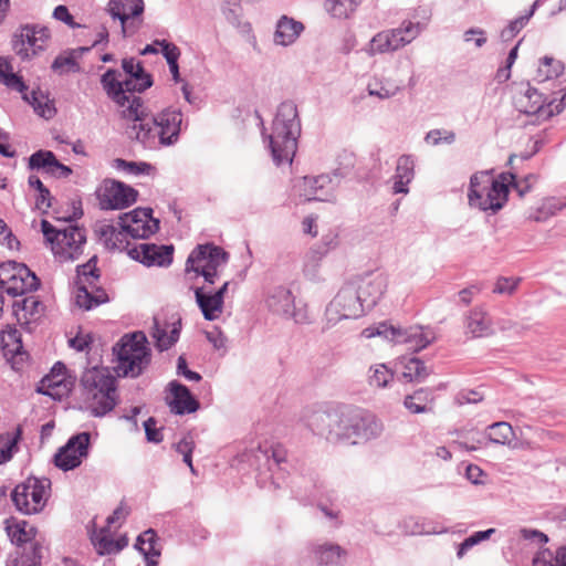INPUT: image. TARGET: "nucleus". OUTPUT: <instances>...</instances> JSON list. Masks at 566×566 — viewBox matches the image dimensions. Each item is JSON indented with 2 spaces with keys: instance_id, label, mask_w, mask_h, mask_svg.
I'll use <instances>...</instances> for the list:
<instances>
[{
  "instance_id": "obj_46",
  "label": "nucleus",
  "mask_w": 566,
  "mask_h": 566,
  "mask_svg": "<svg viewBox=\"0 0 566 566\" xmlns=\"http://www.w3.org/2000/svg\"><path fill=\"white\" fill-rule=\"evenodd\" d=\"M56 160L53 151L41 149L30 156L29 168L32 170H43V172L51 175Z\"/></svg>"
},
{
  "instance_id": "obj_21",
  "label": "nucleus",
  "mask_w": 566,
  "mask_h": 566,
  "mask_svg": "<svg viewBox=\"0 0 566 566\" xmlns=\"http://www.w3.org/2000/svg\"><path fill=\"white\" fill-rule=\"evenodd\" d=\"M144 0H109L107 11L114 20L122 23V33L124 36L137 31L138 25L133 22L127 23L130 18H137L144 12Z\"/></svg>"
},
{
  "instance_id": "obj_29",
  "label": "nucleus",
  "mask_w": 566,
  "mask_h": 566,
  "mask_svg": "<svg viewBox=\"0 0 566 566\" xmlns=\"http://www.w3.org/2000/svg\"><path fill=\"white\" fill-rule=\"evenodd\" d=\"M196 303L200 308L205 319L214 321L219 318L223 311L224 302L220 300L219 295H216L212 291H208L205 287H196L193 290Z\"/></svg>"
},
{
  "instance_id": "obj_64",
  "label": "nucleus",
  "mask_w": 566,
  "mask_h": 566,
  "mask_svg": "<svg viewBox=\"0 0 566 566\" xmlns=\"http://www.w3.org/2000/svg\"><path fill=\"white\" fill-rule=\"evenodd\" d=\"M532 566H558L555 555L548 548L538 551L532 560Z\"/></svg>"
},
{
  "instance_id": "obj_14",
  "label": "nucleus",
  "mask_w": 566,
  "mask_h": 566,
  "mask_svg": "<svg viewBox=\"0 0 566 566\" xmlns=\"http://www.w3.org/2000/svg\"><path fill=\"white\" fill-rule=\"evenodd\" d=\"M384 432L382 421L373 412L353 407L349 444L367 443Z\"/></svg>"
},
{
  "instance_id": "obj_57",
  "label": "nucleus",
  "mask_w": 566,
  "mask_h": 566,
  "mask_svg": "<svg viewBox=\"0 0 566 566\" xmlns=\"http://www.w3.org/2000/svg\"><path fill=\"white\" fill-rule=\"evenodd\" d=\"M157 420L149 417L144 421L143 427L145 430L146 440L151 443H160L164 440L163 428H157Z\"/></svg>"
},
{
  "instance_id": "obj_38",
  "label": "nucleus",
  "mask_w": 566,
  "mask_h": 566,
  "mask_svg": "<svg viewBox=\"0 0 566 566\" xmlns=\"http://www.w3.org/2000/svg\"><path fill=\"white\" fill-rule=\"evenodd\" d=\"M88 48H78L76 50H72L65 54H61L55 57L53 61L51 69L60 74L63 73H77L81 71V66L77 63V57L81 53L88 51Z\"/></svg>"
},
{
  "instance_id": "obj_13",
  "label": "nucleus",
  "mask_w": 566,
  "mask_h": 566,
  "mask_svg": "<svg viewBox=\"0 0 566 566\" xmlns=\"http://www.w3.org/2000/svg\"><path fill=\"white\" fill-rule=\"evenodd\" d=\"M91 451V433L82 431L71 436L66 443L57 449L53 455V464L64 471H72L78 468Z\"/></svg>"
},
{
  "instance_id": "obj_28",
  "label": "nucleus",
  "mask_w": 566,
  "mask_h": 566,
  "mask_svg": "<svg viewBox=\"0 0 566 566\" xmlns=\"http://www.w3.org/2000/svg\"><path fill=\"white\" fill-rule=\"evenodd\" d=\"M332 179L328 175H321L316 177H304L300 184V196L304 197L306 201L318 200L329 201L331 199L324 192L329 189Z\"/></svg>"
},
{
  "instance_id": "obj_55",
  "label": "nucleus",
  "mask_w": 566,
  "mask_h": 566,
  "mask_svg": "<svg viewBox=\"0 0 566 566\" xmlns=\"http://www.w3.org/2000/svg\"><path fill=\"white\" fill-rule=\"evenodd\" d=\"M114 163L117 169H123L126 172L133 175L149 174V171L153 169L151 165L147 163L127 161L120 158L115 159Z\"/></svg>"
},
{
  "instance_id": "obj_35",
  "label": "nucleus",
  "mask_w": 566,
  "mask_h": 566,
  "mask_svg": "<svg viewBox=\"0 0 566 566\" xmlns=\"http://www.w3.org/2000/svg\"><path fill=\"white\" fill-rule=\"evenodd\" d=\"M4 530L10 542L18 547H22L24 544L31 542L36 535L35 527L31 526L27 530V521H15L13 517H10L4 521Z\"/></svg>"
},
{
  "instance_id": "obj_11",
  "label": "nucleus",
  "mask_w": 566,
  "mask_h": 566,
  "mask_svg": "<svg viewBox=\"0 0 566 566\" xmlns=\"http://www.w3.org/2000/svg\"><path fill=\"white\" fill-rule=\"evenodd\" d=\"M363 304L354 280L345 283L326 307L327 327L334 326L342 319L360 317L365 313Z\"/></svg>"
},
{
  "instance_id": "obj_50",
  "label": "nucleus",
  "mask_w": 566,
  "mask_h": 566,
  "mask_svg": "<svg viewBox=\"0 0 566 566\" xmlns=\"http://www.w3.org/2000/svg\"><path fill=\"white\" fill-rule=\"evenodd\" d=\"M429 375L428 368L419 358H411L405 366L402 376L410 382L420 384Z\"/></svg>"
},
{
  "instance_id": "obj_12",
  "label": "nucleus",
  "mask_w": 566,
  "mask_h": 566,
  "mask_svg": "<svg viewBox=\"0 0 566 566\" xmlns=\"http://www.w3.org/2000/svg\"><path fill=\"white\" fill-rule=\"evenodd\" d=\"M50 486L49 479L30 476L15 485L11 492V500L15 509L25 515L39 513L46 502V490Z\"/></svg>"
},
{
  "instance_id": "obj_8",
  "label": "nucleus",
  "mask_w": 566,
  "mask_h": 566,
  "mask_svg": "<svg viewBox=\"0 0 566 566\" xmlns=\"http://www.w3.org/2000/svg\"><path fill=\"white\" fill-rule=\"evenodd\" d=\"M229 254L213 243L199 244L189 254L186 262V272L201 275L205 282L214 284L218 279V269L228 262Z\"/></svg>"
},
{
  "instance_id": "obj_16",
  "label": "nucleus",
  "mask_w": 566,
  "mask_h": 566,
  "mask_svg": "<svg viewBox=\"0 0 566 566\" xmlns=\"http://www.w3.org/2000/svg\"><path fill=\"white\" fill-rule=\"evenodd\" d=\"M49 38L50 31L48 28L25 24L13 36V51L21 60H30L44 50V43Z\"/></svg>"
},
{
  "instance_id": "obj_20",
  "label": "nucleus",
  "mask_w": 566,
  "mask_h": 566,
  "mask_svg": "<svg viewBox=\"0 0 566 566\" xmlns=\"http://www.w3.org/2000/svg\"><path fill=\"white\" fill-rule=\"evenodd\" d=\"M172 245H156L153 243H139L128 249V255L147 266H168L172 262Z\"/></svg>"
},
{
  "instance_id": "obj_10",
  "label": "nucleus",
  "mask_w": 566,
  "mask_h": 566,
  "mask_svg": "<svg viewBox=\"0 0 566 566\" xmlns=\"http://www.w3.org/2000/svg\"><path fill=\"white\" fill-rule=\"evenodd\" d=\"M363 335L366 338L382 336L395 343L407 344L408 348L413 352L426 348L434 339V334L429 328L424 329L423 327L416 326L401 329L387 323H379L377 326L367 327L363 331Z\"/></svg>"
},
{
  "instance_id": "obj_15",
  "label": "nucleus",
  "mask_w": 566,
  "mask_h": 566,
  "mask_svg": "<svg viewBox=\"0 0 566 566\" xmlns=\"http://www.w3.org/2000/svg\"><path fill=\"white\" fill-rule=\"evenodd\" d=\"M268 308L284 318H291L297 324L310 323V316L304 307H296L292 292L284 286L270 290L266 300Z\"/></svg>"
},
{
  "instance_id": "obj_33",
  "label": "nucleus",
  "mask_w": 566,
  "mask_h": 566,
  "mask_svg": "<svg viewBox=\"0 0 566 566\" xmlns=\"http://www.w3.org/2000/svg\"><path fill=\"white\" fill-rule=\"evenodd\" d=\"M286 449L280 443L264 442L259 444L258 450L254 453L255 460L264 465L269 471H273V468H280L282 463L286 461Z\"/></svg>"
},
{
  "instance_id": "obj_48",
  "label": "nucleus",
  "mask_w": 566,
  "mask_h": 566,
  "mask_svg": "<svg viewBox=\"0 0 566 566\" xmlns=\"http://www.w3.org/2000/svg\"><path fill=\"white\" fill-rule=\"evenodd\" d=\"M358 3V0H326L324 7L332 17L344 19L356 10Z\"/></svg>"
},
{
  "instance_id": "obj_6",
  "label": "nucleus",
  "mask_w": 566,
  "mask_h": 566,
  "mask_svg": "<svg viewBox=\"0 0 566 566\" xmlns=\"http://www.w3.org/2000/svg\"><path fill=\"white\" fill-rule=\"evenodd\" d=\"M502 180L494 179L489 172H476L470 178L469 203L482 211H499L507 200V177L501 175Z\"/></svg>"
},
{
  "instance_id": "obj_2",
  "label": "nucleus",
  "mask_w": 566,
  "mask_h": 566,
  "mask_svg": "<svg viewBox=\"0 0 566 566\" xmlns=\"http://www.w3.org/2000/svg\"><path fill=\"white\" fill-rule=\"evenodd\" d=\"M127 126V136L140 143L145 148L156 149L160 146H171L177 143L181 130L182 113L179 109L166 108L156 115H150L146 106L143 119H132Z\"/></svg>"
},
{
  "instance_id": "obj_47",
  "label": "nucleus",
  "mask_w": 566,
  "mask_h": 566,
  "mask_svg": "<svg viewBox=\"0 0 566 566\" xmlns=\"http://www.w3.org/2000/svg\"><path fill=\"white\" fill-rule=\"evenodd\" d=\"M488 430L489 440L495 444L510 443L515 437L512 426L505 421L494 422L488 427Z\"/></svg>"
},
{
  "instance_id": "obj_34",
  "label": "nucleus",
  "mask_w": 566,
  "mask_h": 566,
  "mask_svg": "<svg viewBox=\"0 0 566 566\" xmlns=\"http://www.w3.org/2000/svg\"><path fill=\"white\" fill-rule=\"evenodd\" d=\"M170 395L165 398L170 411L175 415L184 416L192 413L200 408L199 400L191 395V391H169Z\"/></svg>"
},
{
  "instance_id": "obj_59",
  "label": "nucleus",
  "mask_w": 566,
  "mask_h": 566,
  "mask_svg": "<svg viewBox=\"0 0 566 566\" xmlns=\"http://www.w3.org/2000/svg\"><path fill=\"white\" fill-rule=\"evenodd\" d=\"M392 374L385 365L377 366L369 376V385L373 387H385L388 385Z\"/></svg>"
},
{
  "instance_id": "obj_41",
  "label": "nucleus",
  "mask_w": 566,
  "mask_h": 566,
  "mask_svg": "<svg viewBox=\"0 0 566 566\" xmlns=\"http://www.w3.org/2000/svg\"><path fill=\"white\" fill-rule=\"evenodd\" d=\"M90 538L98 556L115 554L114 538H112L107 526L99 528V531L93 530Z\"/></svg>"
},
{
  "instance_id": "obj_30",
  "label": "nucleus",
  "mask_w": 566,
  "mask_h": 566,
  "mask_svg": "<svg viewBox=\"0 0 566 566\" xmlns=\"http://www.w3.org/2000/svg\"><path fill=\"white\" fill-rule=\"evenodd\" d=\"M415 177V157L412 155H401L397 159L394 179V193H408V185Z\"/></svg>"
},
{
  "instance_id": "obj_56",
  "label": "nucleus",
  "mask_w": 566,
  "mask_h": 566,
  "mask_svg": "<svg viewBox=\"0 0 566 566\" xmlns=\"http://www.w3.org/2000/svg\"><path fill=\"white\" fill-rule=\"evenodd\" d=\"M520 282L521 277L500 276L495 283L493 292L496 294L512 295L516 291Z\"/></svg>"
},
{
  "instance_id": "obj_43",
  "label": "nucleus",
  "mask_w": 566,
  "mask_h": 566,
  "mask_svg": "<svg viewBox=\"0 0 566 566\" xmlns=\"http://www.w3.org/2000/svg\"><path fill=\"white\" fill-rule=\"evenodd\" d=\"M0 82L17 92H24L27 90L23 78L12 72L11 64L2 56H0Z\"/></svg>"
},
{
  "instance_id": "obj_62",
  "label": "nucleus",
  "mask_w": 566,
  "mask_h": 566,
  "mask_svg": "<svg viewBox=\"0 0 566 566\" xmlns=\"http://www.w3.org/2000/svg\"><path fill=\"white\" fill-rule=\"evenodd\" d=\"M304 496L305 497H317L322 494L325 489L324 481H322L317 473H312L310 480L306 481Z\"/></svg>"
},
{
  "instance_id": "obj_1",
  "label": "nucleus",
  "mask_w": 566,
  "mask_h": 566,
  "mask_svg": "<svg viewBox=\"0 0 566 566\" xmlns=\"http://www.w3.org/2000/svg\"><path fill=\"white\" fill-rule=\"evenodd\" d=\"M146 343V336L142 332L123 336L113 348L117 357L113 370L105 366L86 369L81 376L83 389H116L118 377H138L150 363V352Z\"/></svg>"
},
{
  "instance_id": "obj_5",
  "label": "nucleus",
  "mask_w": 566,
  "mask_h": 566,
  "mask_svg": "<svg viewBox=\"0 0 566 566\" xmlns=\"http://www.w3.org/2000/svg\"><path fill=\"white\" fill-rule=\"evenodd\" d=\"M101 84L108 98H111L119 108L120 117L127 120L143 119L146 114V105L142 97L134 93H143L139 90L137 81L130 78L122 80V73L114 69H108L101 76Z\"/></svg>"
},
{
  "instance_id": "obj_18",
  "label": "nucleus",
  "mask_w": 566,
  "mask_h": 566,
  "mask_svg": "<svg viewBox=\"0 0 566 566\" xmlns=\"http://www.w3.org/2000/svg\"><path fill=\"white\" fill-rule=\"evenodd\" d=\"M138 191L124 182L105 181L99 196V205L104 210H122L136 202Z\"/></svg>"
},
{
  "instance_id": "obj_36",
  "label": "nucleus",
  "mask_w": 566,
  "mask_h": 566,
  "mask_svg": "<svg viewBox=\"0 0 566 566\" xmlns=\"http://www.w3.org/2000/svg\"><path fill=\"white\" fill-rule=\"evenodd\" d=\"M385 31L388 32L394 52L412 42L420 34L421 28L419 23L403 21L399 28Z\"/></svg>"
},
{
  "instance_id": "obj_31",
  "label": "nucleus",
  "mask_w": 566,
  "mask_h": 566,
  "mask_svg": "<svg viewBox=\"0 0 566 566\" xmlns=\"http://www.w3.org/2000/svg\"><path fill=\"white\" fill-rule=\"evenodd\" d=\"M465 333L473 338L491 336L494 333L491 317L481 308L472 310L465 318Z\"/></svg>"
},
{
  "instance_id": "obj_60",
  "label": "nucleus",
  "mask_w": 566,
  "mask_h": 566,
  "mask_svg": "<svg viewBox=\"0 0 566 566\" xmlns=\"http://www.w3.org/2000/svg\"><path fill=\"white\" fill-rule=\"evenodd\" d=\"M144 536L146 538V554L150 556L160 557L161 555V546L159 545V537L157 532L154 528H148L144 531Z\"/></svg>"
},
{
  "instance_id": "obj_19",
  "label": "nucleus",
  "mask_w": 566,
  "mask_h": 566,
  "mask_svg": "<svg viewBox=\"0 0 566 566\" xmlns=\"http://www.w3.org/2000/svg\"><path fill=\"white\" fill-rule=\"evenodd\" d=\"M514 105L518 112L526 115H536L543 120L553 117L552 105H547L543 94L528 84L515 94Z\"/></svg>"
},
{
  "instance_id": "obj_24",
  "label": "nucleus",
  "mask_w": 566,
  "mask_h": 566,
  "mask_svg": "<svg viewBox=\"0 0 566 566\" xmlns=\"http://www.w3.org/2000/svg\"><path fill=\"white\" fill-rule=\"evenodd\" d=\"M365 311L371 310L387 289V279L382 274H367L354 279Z\"/></svg>"
},
{
  "instance_id": "obj_37",
  "label": "nucleus",
  "mask_w": 566,
  "mask_h": 566,
  "mask_svg": "<svg viewBox=\"0 0 566 566\" xmlns=\"http://www.w3.org/2000/svg\"><path fill=\"white\" fill-rule=\"evenodd\" d=\"M122 69L127 75V78L137 81L139 90H147L153 85V77L147 73L139 61H135L134 57L123 59Z\"/></svg>"
},
{
  "instance_id": "obj_3",
  "label": "nucleus",
  "mask_w": 566,
  "mask_h": 566,
  "mask_svg": "<svg viewBox=\"0 0 566 566\" xmlns=\"http://www.w3.org/2000/svg\"><path fill=\"white\" fill-rule=\"evenodd\" d=\"M352 406L319 405L304 408L302 420L316 436L334 444H349Z\"/></svg>"
},
{
  "instance_id": "obj_9",
  "label": "nucleus",
  "mask_w": 566,
  "mask_h": 566,
  "mask_svg": "<svg viewBox=\"0 0 566 566\" xmlns=\"http://www.w3.org/2000/svg\"><path fill=\"white\" fill-rule=\"evenodd\" d=\"M96 261L97 258L94 255L85 264L77 266L75 302L78 307L86 311L108 302L105 290L96 285L99 277Z\"/></svg>"
},
{
  "instance_id": "obj_22",
  "label": "nucleus",
  "mask_w": 566,
  "mask_h": 566,
  "mask_svg": "<svg viewBox=\"0 0 566 566\" xmlns=\"http://www.w3.org/2000/svg\"><path fill=\"white\" fill-rule=\"evenodd\" d=\"M180 331L181 318L179 316H172L170 319L155 316L150 335L157 349L164 352L177 343Z\"/></svg>"
},
{
  "instance_id": "obj_52",
  "label": "nucleus",
  "mask_w": 566,
  "mask_h": 566,
  "mask_svg": "<svg viewBox=\"0 0 566 566\" xmlns=\"http://www.w3.org/2000/svg\"><path fill=\"white\" fill-rule=\"evenodd\" d=\"M366 51L371 56L376 54L392 52V44L390 43V38H388V32L380 31L375 34L369 41Z\"/></svg>"
},
{
  "instance_id": "obj_45",
  "label": "nucleus",
  "mask_w": 566,
  "mask_h": 566,
  "mask_svg": "<svg viewBox=\"0 0 566 566\" xmlns=\"http://www.w3.org/2000/svg\"><path fill=\"white\" fill-rule=\"evenodd\" d=\"M432 400L428 397V391H412L406 396L403 405L412 413H422L432 410Z\"/></svg>"
},
{
  "instance_id": "obj_49",
  "label": "nucleus",
  "mask_w": 566,
  "mask_h": 566,
  "mask_svg": "<svg viewBox=\"0 0 566 566\" xmlns=\"http://www.w3.org/2000/svg\"><path fill=\"white\" fill-rule=\"evenodd\" d=\"M538 1H535L532 6L531 10L524 14L521 15L514 20H512L509 25L502 30L501 32V39L503 41H510L512 40L530 21L532 15L534 14V11L536 9Z\"/></svg>"
},
{
  "instance_id": "obj_42",
  "label": "nucleus",
  "mask_w": 566,
  "mask_h": 566,
  "mask_svg": "<svg viewBox=\"0 0 566 566\" xmlns=\"http://www.w3.org/2000/svg\"><path fill=\"white\" fill-rule=\"evenodd\" d=\"M345 551L336 544H323L314 547L315 559L319 565H337Z\"/></svg>"
},
{
  "instance_id": "obj_58",
  "label": "nucleus",
  "mask_w": 566,
  "mask_h": 566,
  "mask_svg": "<svg viewBox=\"0 0 566 566\" xmlns=\"http://www.w3.org/2000/svg\"><path fill=\"white\" fill-rule=\"evenodd\" d=\"M23 263L15 261H9L0 264V292L8 285L13 276L17 275L18 266H22Z\"/></svg>"
},
{
  "instance_id": "obj_27",
  "label": "nucleus",
  "mask_w": 566,
  "mask_h": 566,
  "mask_svg": "<svg viewBox=\"0 0 566 566\" xmlns=\"http://www.w3.org/2000/svg\"><path fill=\"white\" fill-rule=\"evenodd\" d=\"M41 386L36 389H73L76 384V375L72 374L62 361H56L50 373L41 380Z\"/></svg>"
},
{
  "instance_id": "obj_25",
  "label": "nucleus",
  "mask_w": 566,
  "mask_h": 566,
  "mask_svg": "<svg viewBox=\"0 0 566 566\" xmlns=\"http://www.w3.org/2000/svg\"><path fill=\"white\" fill-rule=\"evenodd\" d=\"M39 285L40 281L36 275L23 264L22 266H18L17 275L12 277L8 285H4V289L0 293H7L12 297L23 296L27 293L35 291Z\"/></svg>"
},
{
  "instance_id": "obj_4",
  "label": "nucleus",
  "mask_w": 566,
  "mask_h": 566,
  "mask_svg": "<svg viewBox=\"0 0 566 566\" xmlns=\"http://www.w3.org/2000/svg\"><path fill=\"white\" fill-rule=\"evenodd\" d=\"M300 134L301 120L296 104L292 101L282 102L273 119L271 134L268 136L275 165L292 163Z\"/></svg>"
},
{
  "instance_id": "obj_7",
  "label": "nucleus",
  "mask_w": 566,
  "mask_h": 566,
  "mask_svg": "<svg viewBox=\"0 0 566 566\" xmlns=\"http://www.w3.org/2000/svg\"><path fill=\"white\" fill-rule=\"evenodd\" d=\"M41 230L56 260L69 262L76 260L86 243L85 230L76 226L59 229L48 220L41 221Z\"/></svg>"
},
{
  "instance_id": "obj_17",
  "label": "nucleus",
  "mask_w": 566,
  "mask_h": 566,
  "mask_svg": "<svg viewBox=\"0 0 566 566\" xmlns=\"http://www.w3.org/2000/svg\"><path fill=\"white\" fill-rule=\"evenodd\" d=\"M119 224L127 237L146 239L159 229V221L153 218L150 208H136L119 217Z\"/></svg>"
},
{
  "instance_id": "obj_51",
  "label": "nucleus",
  "mask_w": 566,
  "mask_h": 566,
  "mask_svg": "<svg viewBox=\"0 0 566 566\" xmlns=\"http://www.w3.org/2000/svg\"><path fill=\"white\" fill-rule=\"evenodd\" d=\"M338 245V235L335 232H328L322 237L319 243L312 248L311 258L318 261L326 255L331 250Z\"/></svg>"
},
{
  "instance_id": "obj_23",
  "label": "nucleus",
  "mask_w": 566,
  "mask_h": 566,
  "mask_svg": "<svg viewBox=\"0 0 566 566\" xmlns=\"http://www.w3.org/2000/svg\"><path fill=\"white\" fill-rule=\"evenodd\" d=\"M77 409L88 411L94 417H103L114 409L119 396L118 391H81Z\"/></svg>"
},
{
  "instance_id": "obj_63",
  "label": "nucleus",
  "mask_w": 566,
  "mask_h": 566,
  "mask_svg": "<svg viewBox=\"0 0 566 566\" xmlns=\"http://www.w3.org/2000/svg\"><path fill=\"white\" fill-rule=\"evenodd\" d=\"M144 409L145 405H137L130 408H122L123 415L120 418L129 422L132 424V430L137 432L139 431L137 416L140 415Z\"/></svg>"
},
{
  "instance_id": "obj_39",
  "label": "nucleus",
  "mask_w": 566,
  "mask_h": 566,
  "mask_svg": "<svg viewBox=\"0 0 566 566\" xmlns=\"http://www.w3.org/2000/svg\"><path fill=\"white\" fill-rule=\"evenodd\" d=\"M400 91L401 86L390 78H374L367 85L368 95L378 97L379 99H389L396 96Z\"/></svg>"
},
{
  "instance_id": "obj_44",
  "label": "nucleus",
  "mask_w": 566,
  "mask_h": 566,
  "mask_svg": "<svg viewBox=\"0 0 566 566\" xmlns=\"http://www.w3.org/2000/svg\"><path fill=\"white\" fill-rule=\"evenodd\" d=\"M564 71V64L549 56H544L539 61V65L536 71L535 80L537 82H545L555 77H558Z\"/></svg>"
},
{
  "instance_id": "obj_32",
  "label": "nucleus",
  "mask_w": 566,
  "mask_h": 566,
  "mask_svg": "<svg viewBox=\"0 0 566 566\" xmlns=\"http://www.w3.org/2000/svg\"><path fill=\"white\" fill-rule=\"evenodd\" d=\"M304 30L302 22L282 15L274 32V42L279 45L287 46L293 44Z\"/></svg>"
},
{
  "instance_id": "obj_26",
  "label": "nucleus",
  "mask_w": 566,
  "mask_h": 566,
  "mask_svg": "<svg viewBox=\"0 0 566 566\" xmlns=\"http://www.w3.org/2000/svg\"><path fill=\"white\" fill-rule=\"evenodd\" d=\"M44 304L34 295H29L12 304L13 314L21 325L36 322L44 313Z\"/></svg>"
},
{
  "instance_id": "obj_40",
  "label": "nucleus",
  "mask_w": 566,
  "mask_h": 566,
  "mask_svg": "<svg viewBox=\"0 0 566 566\" xmlns=\"http://www.w3.org/2000/svg\"><path fill=\"white\" fill-rule=\"evenodd\" d=\"M22 93V98L28 102L34 109L36 114L44 118H51L55 114V108L52 107L46 97L43 95L41 91L32 90L28 92V88Z\"/></svg>"
},
{
  "instance_id": "obj_54",
  "label": "nucleus",
  "mask_w": 566,
  "mask_h": 566,
  "mask_svg": "<svg viewBox=\"0 0 566 566\" xmlns=\"http://www.w3.org/2000/svg\"><path fill=\"white\" fill-rule=\"evenodd\" d=\"M101 235L104 238L105 243L107 247L111 248H119L118 243H122L126 238V232L122 228L120 230H117L112 224H105L99 230Z\"/></svg>"
},
{
  "instance_id": "obj_61",
  "label": "nucleus",
  "mask_w": 566,
  "mask_h": 566,
  "mask_svg": "<svg viewBox=\"0 0 566 566\" xmlns=\"http://www.w3.org/2000/svg\"><path fill=\"white\" fill-rule=\"evenodd\" d=\"M155 44L161 46V53L168 64H174L178 62V59L180 56V50L176 44L168 42L166 40H156Z\"/></svg>"
},
{
  "instance_id": "obj_53",
  "label": "nucleus",
  "mask_w": 566,
  "mask_h": 566,
  "mask_svg": "<svg viewBox=\"0 0 566 566\" xmlns=\"http://www.w3.org/2000/svg\"><path fill=\"white\" fill-rule=\"evenodd\" d=\"M22 427L18 426L12 434V437L4 443L2 448H0V464H3L10 461L18 450V443L22 438Z\"/></svg>"
}]
</instances>
